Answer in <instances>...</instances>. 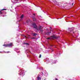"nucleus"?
Returning a JSON list of instances; mask_svg holds the SVG:
<instances>
[{"instance_id":"f257e3e1","label":"nucleus","mask_w":80,"mask_h":80,"mask_svg":"<svg viewBox=\"0 0 80 80\" xmlns=\"http://www.w3.org/2000/svg\"><path fill=\"white\" fill-rule=\"evenodd\" d=\"M60 37H58V36H55V35H53L51 37V38L52 39H58Z\"/></svg>"},{"instance_id":"f03ea898","label":"nucleus","mask_w":80,"mask_h":80,"mask_svg":"<svg viewBox=\"0 0 80 80\" xmlns=\"http://www.w3.org/2000/svg\"><path fill=\"white\" fill-rule=\"evenodd\" d=\"M43 27L42 26H39L38 28V30L39 31H40L41 32H43Z\"/></svg>"},{"instance_id":"7ed1b4c3","label":"nucleus","mask_w":80,"mask_h":80,"mask_svg":"<svg viewBox=\"0 0 80 80\" xmlns=\"http://www.w3.org/2000/svg\"><path fill=\"white\" fill-rule=\"evenodd\" d=\"M32 25L34 26V28H35V29H36L37 30H38V29H37V25H36V24L35 23H33L32 24Z\"/></svg>"},{"instance_id":"20e7f679","label":"nucleus","mask_w":80,"mask_h":80,"mask_svg":"<svg viewBox=\"0 0 80 80\" xmlns=\"http://www.w3.org/2000/svg\"><path fill=\"white\" fill-rule=\"evenodd\" d=\"M50 32H48L47 33H46V34L48 35H49L50 33H51V31H52V28L51 27H50Z\"/></svg>"},{"instance_id":"39448f33","label":"nucleus","mask_w":80,"mask_h":80,"mask_svg":"<svg viewBox=\"0 0 80 80\" xmlns=\"http://www.w3.org/2000/svg\"><path fill=\"white\" fill-rule=\"evenodd\" d=\"M12 45H13V43H11L8 44V47H12Z\"/></svg>"},{"instance_id":"423d86ee","label":"nucleus","mask_w":80,"mask_h":80,"mask_svg":"<svg viewBox=\"0 0 80 80\" xmlns=\"http://www.w3.org/2000/svg\"><path fill=\"white\" fill-rule=\"evenodd\" d=\"M3 10H7V9H2L0 11V15H2V11Z\"/></svg>"},{"instance_id":"0eeeda50","label":"nucleus","mask_w":80,"mask_h":80,"mask_svg":"<svg viewBox=\"0 0 80 80\" xmlns=\"http://www.w3.org/2000/svg\"><path fill=\"white\" fill-rule=\"evenodd\" d=\"M37 80H41V78L40 77V75H39L37 77Z\"/></svg>"},{"instance_id":"6e6552de","label":"nucleus","mask_w":80,"mask_h":80,"mask_svg":"<svg viewBox=\"0 0 80 80\" xmlns=\"http://www.w3.org/2000/svg\"><path fill=\"white\" fill-rule=\"evenodd\" d=\"M2 46H3L4 47H8V44H4L2 45Z\"/></svg>"},{"instance_id":"1a4fd4ad","label":"nucleus","mask_w":80,"mask_h":80,"mask_svg":"<svg viewBox=\"0 0 80 80\" xmlns=\"http://www.w3.org/2000/svg\"><path fill=\"white\" fill-rule=\"evenodd\" d=\"M23 14L22 15L21 17V18H23Z\"/></svg>"},{"instance_id":"9d476101","label":"nucleus","mask_w":80,"mask_h":80,"mask_svg":"<svg viewBox=\"0 0 80 80\" xmlns=\"http://www.w3.org/2000/svg\"><path fill=\"white\" fill-rule=\"evenodd\" d=\"M37 34L36 33H34L33 35V36H36V35H37Z\"/></svg>"},{"instance_id":"9b49d317","label":"nucleus","mask_w":80,"mask_h":80,"mask_svg":"<svg viewBox=\"0 0 80 80\" xmlns=\"http://www.w3.org/2000/svg\"><path fill=\"white\" fill-rule=\"evenodd\" d=\"M24 44H26V45H29L28 43H25V42H24Z\"/></svg>"},{"instance_id":"f8f14e48","label":"nucleus","mask_w":80,"mask_h":80,"mask_svg":"<svg viewBox=\"0 0 80 80\" xmlns=\"http://www.w3.org/2000/svg\"><path fill=\"white\" fill-rule=\"evenodd\" d=\"M36 20V19H35V17H34L33 18V20L34 21H35Z\"/></svg>"},{"instance_id":"ddd939ff","label":"nucleus","mask_w":80,"mask_h":80,"mask_svg":"<svg viewBox=\"0 0 80 80\" xmlns=\"http://www.w3.org/2000/svg\"><path fill=\"white\" fill-rule=\"evenodd\" d=\"M41 57L42 55H41V54H40L39 55V58H41Z\"/></svg>"},{"instance_id":"4468645a","label":"nucleus","mask_w":80,"mask_h":80,"mask_svg":"<svg viewBox=\"0 0 80 80\" xmlns=\"http://www.w3.org/2000/svg\"><path fill=\"white\" fill-rule=\"evenodd\" d=\"M29 22V21H27V23H28Z\"/></svg>"},{"instance_id":"2eb2a0df","label":"nucleus","mask_w":80,"mask_h":80,"mask_svg":"<svg viewBox=\"0 0 80 80\" xmlns=\"http://www.w3.org/2000/svg\"><path fill=\"white\" fill-rule=\"evenodd\" d=\"M32 38V39H35V38Z\"/></svg>"},{"instance_id":"dca6fc26","label":"nucleus","mask_w":80,"mask_h":80,"mask_svg":"<svg viewBox=\"0 0 80 80\" xmlns=\"http://www.w3.org/2000/svg\"><path fill=\"white\" fill-rule=\"evenodd\" d=\"M73 28H70V30H71V31H72V29H73Z\"/></svg>"},{"instance_id":"f3484780","label":"nucleus","mask_w":80,"mask_h":80,"mask_svg":"<svg viewBox=\"0 0 80 80\" xmlns=\"http://www.w3.org/2000/svg\"><path fill=\"white\" fill-rule=\"evenodd\" d=\"M55 80H58V79H57V78H55Z\"/></svg>"},{"instance_id":"a211bd4d","label":"nucleus","mask_w":80,"mask_h":80,"mask_svg":"<svg viewBox=\"0 0 80 80\" xmlns=\"http://www.w3.org/2000/svg\"><path fill=\"white\" fill-rule=\"evenodd\" d=\"M25 37L26 38H27L26 36H25Z\"/></svg>"},{"instance_id":"6ab92c4d","label":"nucleus","mask_w":80,"mask_h":80,"mask_svg":"<svg viewBox=\"0 0 80 80\" xmlns=\"http://www.w3.org/2000/svg\"><path fill=\"white\" fill-rule=\"evenodd\" d=\"M7 53H10V52L8 51V52H7Z\"/></svg>"},{"instance_id":"aec40b11","label":"nucleus","mask_w":80,"mask_h":80,"mask_svg":"<svg viewBox=\"0 0 80 80\" xmlns=\"http://www.w3.org/2000/svg\"><path fill=\"white\" fill-rule=\"evenodd\" d=\"M48 39H50V38H48Z\"/></svg>"},{"instance_id":"412c9836","label":"nucleus","mask_w":80,"mask_h":80,"mask_svg":"<svg viewBox=\"0 0 80 80\" xmlns=\"http://www.w3.org/2000/svg\"><path fill=\"white\" fill-rule=\"evenodd\" d=\"M33 15H34L35 16V13H34V14H33Z\"/></svg>"},{"instance_id":"4be33fe9","label":"nucleus","mask_w":80,"mask_h":80,"mask_svg":"<svg viewBox=\"0 0 80 80\" xmlns=\"http://www.w3.org/2000/svg\"><path fill=\"white\" fill-rule=\"evenodd\" d=\"M18 3V2H16L15 3Z\"/></svg>"},{"instance_id":"5701e85b","label":"nucleus","mask_w":80,"mask_h":80,"mask_svg":"<svg viewBox=\"0 0 80 80\" xmlns=\"http://www.w3.org/2000/svg\"><path fill=\"white\" fill-rule=\"evenodd\" d=\"M73 5V3H72V5Z\"/></svg>"},{"instance_id":"b1692460","label":"nucleus","mask_w":80,"mask_h":80,"mask_svg":"<svg viewBox=\"0 0 80 80\" xmlns=\"http://www.w3.org/2000/svg\"><path fill=\"white\" fill-rule=\"evenodd\" d=\"M73 29H72V31H73Z\"/></svg>"},{"instance_id":"393cba45","label":"nucleus","mask_w":80,"mask_h":80,"mask_svg":"<svg viewBox=\"0 0 80 80\" xmlns=\"http://www.w3.org/2000/svg\"><path fill=\"white\" fill-rule=\"evenodd\" d=\"M29 52H30V53H31V52L30 51H29Z\"/></svg>"},{"instance_id":"a878e982","label":"nucleus","mask_w":80,"mask_h":80,"mask_svg":"<svg viewBox=\"0 0 80 80\" xmlns=\"http://www.w3.org/2000/svg\"><path fill=\"white\" fill-rule=\"evenodd\" d=\"M73 33H74V32H73Z\"/></svg>"},{"instance_id":"bb28decb","label":"nucleus","mask_w":80,"mask_h":80,"mask_svg":"<svg viewBox=\"0 0 80 80\" xmlns=\"http://www.w3.org/2000/svg\"><path fill=\"white\" fill-rule=\"evenodd\" d=\"M17 7H19V6H18Z\"/></svg>"},{"instance_id":"cd10ccee","label":"nucleus","mask_w":80,"mask_h":80,"mask_svg":"<svg viewBox=\"0 0 80 80\" xmlns=\"http://www.w3.org/2000/svg\"><path fill=\"white\" fill-rule=\"evenodd\" d=\"M69 80H70V79Z\"/></svg>"}]
</instances>
